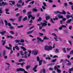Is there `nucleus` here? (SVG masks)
I'll use <instances>...</instances> for the list:
<instances>
[{
  "mask_svg": "<svg viewBox=\"0 0 73 73\" xmlns=\"http://www.w3.org/2000/svg\"><path fill=\"white\" fill-rule=\"evenodd\" d=\"M17 72H20L21 71V72H24V73H28V72L25 71L24 69L22 68H18L17 69Z\"/></svg>",
  "mask_w": 73,
  "mask_h": 73,
  "instance_id": "obj_1",
  "label": "nucleus"
},
{
  "mask_svg": "<svg viewBox=\"0 0 73 73\" xmlns=\"http://www.w3.org/2000/svg\"><path fill=\"white\" fill-rule=\"evenodd\" d=\"M62 12H60V11H57L55 12L54 13L55 14H57V13H59L62 14V15H65V14H66V12L64 11L63 10Z\"/></svg>",
  "mask_w": 73,
  "mask_h": 73,
  "instance_id": "obj_2",
  "label": "nucleus"
},
{
  "mask_svg": "<svg viewBox=\"0 0 73 73\" xmlns=\"http://www.w3.org/2000/svg\"><path fill=\"white\" fill-rule=\"evenodd\" d=\"M38 65H36L34 66V67H33V70L34 72H36L37 71V70H36V69L37 68V66Z\"/></svg>",
  "mask_w": 73,
  "mask_h": 73,
  "instance_id": "obj_3",
  "label": "nucleus"
},
{
  "mask_svg": "<svg viewBox=\"0 0 73 73\" xmlns=\"http://www.w3.org/2000/svg\"><path fill=\"white\" fill-rule=\"evenodd\" d=\"M5 23V25L6 26H7V25H8L9 26V27H10V26H11V23H8L7 22V21L6 20H5L4 21Z\"/></svg>",
  "mask_w": 73,
  "mask_h": 73,
  "instance_id": "obj_4",
  "label": "nucleus"
},
{
  "mask_svg": "<svg viewBox=\"0 0 73 73\" xmlns=\"http://www.w3.org/2000/svg\"><path fill=\"white\" fill-rule=\"evenodd\" d=\"M37 39H38V42H43L44 41V40H42L40 38H39L37 37Z\"/></svg>",
  "mask_w": 73,
  "mask_h": 73,
  "instance_id": "obj_5",
  "label": "nucleus"
},
{
  "mask_svg": "<svg viewBox=\"0 0 73 73\" xmlns=\"http://www.w3.org/2000/svg\"><path fill=\"white\" fill-rule=\"evenodd\" d=\"M3 6H4V5H8V4H7V3H4V2H3L1 3V4L0 5V6L1 7L2 5H3Z\"/></svg>",
  "mask_w": 73,
  "mask_h": 73,
  "instance_id": "obj_6",
  "label": "nucleus"
},
{
  "mask_svg": "<svg viewBox=\"0 0 73 73\" xmlns=\"http://www.w3.org/2000/svg\"><path fill=\"white\" fill-rule=\"evenodd\" d=\"M40 73H46V71L45 69H43L42 70L40 71Z\"/></svg>",
  "mask_w": 73,
  "mask_h": 73,
  "instance_id": "obj_7",
  "label": "nucleus"
},
{
  "mask_svg": "<svg viewBox=\"0 0 73 73\" xmlns=\"http://www.w3.org/2000/svg\"><path fill=\"white\" fill-rule=\"evenodd\" d=\"M58 17L59 19H63V18H64L63 16L61 15L60 14L58 15Z\"/></svg>",
  "mask_w": 73,
  "mask_h": 73,
  "instance_id": "obj_8",
  "label": "nucleus"
},
{
  "mask_svg": "<svg viewBox=\"0 0 73 73\" xmlns=\"http://www.w3.org/2000/svg\"><path fill=\"white\" fill-rule=\"evenodd\" d=\"M32 53H33L34 55H36V54H37V52L36 50L33 51Z\"/></svg>",
  "mask_w": 73,
  "mask_h": 73,
  "instance_id": "obj_9",
  "label": "nucleus"
},
{
  "mask_svg": "<svg viewBox=\"0 0 73 73\" xmlns=\"http://www.w3.org/2000/svg\"><path fill=\"white\" fill-rule=\"evenodd\" d=\"M52 49H53V47L51 46H48V50H52Z\"/></svg>",
  "mask_w": 73,
  "mask_h": 73,
  "instance_id": "obj_10",
  "label": "nucleus"
},
{
  "mask_svg": "<svg viewBox=\"0 0 73 73\" xmlns=\"http://www.w3.org/2000/svg\"><path fill=\"white\" fill-rule=\"evenodd\" d=\"M40 24L41 25H42V27H43V26H46L47 25V24H46V23H41Z\"/></svg>",
  "mask_w": 73,
  "mask_h": 73,
  "instance_id": "obj_11",
  "label": "nucleus"
},
{
  "mask_svg": "<svg viewBox=\"0 0 73 73\" xmlns=\"http://www.w3.org/2000/svg\"><path fill=\"white\" fill-rule=\"evenodd\" d=\"M73 71V67L71 68H70L68 70V72H69V73H72L71 72Z\"/></svg>",
  "mask_w": 73,
  "mask_h": 73,
  "instance_id": "obj_12",
  "label": "nucleus"
},
{
  "mask_svg": "<svg viewBox=\"0 0 73 73\" xmlns=\"http://www.w3.org/2000/svg\"><path fill=\"white\" fill-rule=\"evenodd\" d=\"M5 33H6V31H3L2 32H1L0 33L2 35H4Z\"/></svg>",
  "mask_w": 73,
  "mask_h": 73,
  "instance_id": "obj_13",
  "label": "nucleus"
},
{
  "mask_svg": "<svg viewBox=\"0 0 73 73\" xmlns=\"http://www.w3.org/2000/svg\"><path fill=\"white\" fill-rule=\"evenodd\" d=\"M44 50H48V46L47 45H46L44 47Z\"/></svg>",
  "mask_w": 73,
  "mask_h": 73,
  "instance_id": "obj_14",
  "label": "nucleus"
},
{
  "mask_svg": "<svg viewBox=\"0 0 73 73\" xmlns=\"http://www.w3.org/2000/svg\"><path fill=\"white\" fill-rule=\"evenodd\" d=\"M25 60L24 59H20L18 60L19 62H24V61H25Z\"/></svg>",
  "mask_w": 73,
  "mask_h": 73,
  "instance_id": "obj_15",
  "label": "nucleus"
},
{
  "mask_svg": "<svg viewBox=\"0 0 73 73\" xmlns=\"http://www.w3.org/2000/svg\"><path fill=\"white\" fill-rule=\"evenodd\" d=\"M15 48L16 50H20V48L17 46H15Z\"/></svg>",
  "mask_w": 73,
  "mask_h": 73,
  "instance_id": "obj_16",
  "label": "nucleus"
},
{
  "mask_svg": "<svg viewBox=\"0 0 73 73\" xmlns=\"http://www.w3.org/2000/svg\"><path fill=\"white\" fill-rule=\"evenodd\" d=\"M28 20V19H27V17H25L23 18V21H25V20Z\"/></svg>",
  "mask_w": 73,
  "mask_h": 73,
  "instance_id": "obj_17",
  "label": "nucleus"
},
{
  "mask_svg": "<svg viewBox=\"0 0 73 73\" xmlns=\"http://www.w3.org/2000/svg\"><path fill=\"white\" fill-rule=\"evenodd\" d=\"M33 32H34V31L33 30H32L30 31H29V32H28L27 33V35H29V34H30V33H32Z\"/></svg>",
  "mask_w": 73,
  "mask_h": 73,
  "instance_id": "obj_18",
  "label": "nucleus"
},
{
  "mask_svg": "<svg viewBox=\"0 0 73 73\" xmlns=\"http://www.w3.org/2000/svg\"><path fill=\"white\" fill-rule=\"evenodd\" d=\"M9 2L11 3L12 4H13V5H14V4H15V1H9Z\"/></svg>",
  "mask_w": 73,
  "mask_h": 73,
  "instance_id": "obj_19",
  "label": "nucleus"
},
{
  "mask_svg": "<svg viewBox=\"0 0 73 73\" xmlns=\"http://www.w3.org/2000/svg\"><path fill=\"white\" fill-rule=\"evenodd\" d=\"M72 19H69V20H68V21H67L66 22V23H67V24H69V23H70V22L71 21H72Z\"/></svg>",
  "mask_w": 73,
  "mask_h": 73,
  "instance_id": "obj_20",
  "label": "nucleus"
},
{
  "mask_svg": "<svg viewBox=\"0 0 73 73\" xmlns=\"http://www.w3.org/2000/svg\"><path fill=\"white\" fill-rule=\"evenodd\" d=\"M5 48H6V49H8V50H10V49H12V48L11 47H7V46H5Z\"/></svg>",
  "mask_w": 73,
  "mask_h": 73,
  "instance_id": "obj_21",
  "label": "nucleus"
},
{
  "mask_svg": "<svg viewBox=\"0 0 73 73\" xmlns=\"http://www.w3.org/2000/svg\"><path fill=\"white\" fill-rule=\"evenodd\" d=\"M21 49H23V51H26V50H27L26 48H24V47L23 46H21Z\"/></svg>",
  "mask_w": 73,
  "mask_h": 73,
  "instance_id": "obj_22",
  "label": "nucleus"
},
{
  "mask_svg": "<svg viewBox=\"0 0 73 73\" xmlns=\"http://www.w3.org/2000/svg\"><path fill=\"white\" fill-rule=\"evenodd\" d=\"M32 10L33 12H37L38 11L37 9H36L35 8L33 9Z\"/></svg>",
  "mask_w": 73,
  "mask_h": 73,
  "instance_id": "obj_23",
  "label": "nucleus"
},
{
  "mask_svg": "<svg viewBox=\"0 0 73 73\" xmlns=\"http://www.w3.org/2000/svg\"><path fill=\"white\" fill-rule=\"evenodd\" d=\"M39 65L40 66L41 65V64H42V60H40L39 61Z\"/></svg>",
  "mask_w": 73,
  "mask_h": 73,
  "instance_id": "obj_24",
  "label": "nucleus"
},
{
  "mask_svg": "<svg viewBox=\"0 0 73 73\" xmlns=\"http://www.w3.org/2000/svg\"><path fill=\"white\" fill-rule=\"evenodd\" d=\"M49 19H50V16H48L46 17V20H48Z\"/></svg>",
  "mask_w": 73,
  "mask_h": 73,
  "instance_id": "obj_25",
  "label": "nucleus"
},
{
  "mask_svg": "<svg viewBox=\"0 0 73 73\" xmlns=\"http://www.w3.org/2000/svg\"><path fill=\"white\" fill-rule=\"evenodd\" d=\"M45 59L46 60H50L51 59V58H50V57L49 56L48 57H46Z\"/></svg>",
  "mask_w": 73,
  "mask_h": 73,
  "instance_id": "obj_26",
  "label": "nucleus"
},
{
  "mask_svg": "<svg viewBox=\"0 0 73 73\" xmlns=\"http://www.w3.org/2000/svg\"><path fill=\"white\" fill-rule=\"evenodd\" d=\"M7 38H13V36L12 35L9 36L8 35L7 36Z\"/></svg>",
  "mask_w": 73,
  "mask_h": 73,
  "instance_id": "obj_27",
  "label": "nucleus"
},
{
  "mask_svg": "<svg viewBox=\"0 0 73 73\" xmlns=\"http://www.w3.org/2000/svg\"><path fill=\"white\" fill-rule=\"evenodd\" d=\"M41 20V18H40V17H39L38 19H37L36 20V21L37 22H38V21H40Z\"/></svg>",
  "mask_w": 73,
  "mask_h": 73,
  "instance_id": "obj_28",
  "label": "nucleus"
},
{
  "mask_svg": "<svg viewBox=\"0 0 73 73\" xmlns=\"http://www.w3.org/2000/svg\"><path fill=\"white\" fill-rule=\"evenodd\" d=\"M56 60H57V59H55L52 60H51V62H56Z\"/></svg>",
  "mask_w": 73,
  "mask_h": 73,
  "instance_id": "obj_29",
  "label": "nucleus"
},
{
  "mask_svg": "<svg viewBox=\"0 0 73 73\" xmlns=\"http://www.w3.org/2000/svg\"><path fill=\"white\" fill-rule=\"evenodd\" d=\"M9 32L10 33H11V34H12V35H14V32H13L12 31H10Z\"/></svg>",
  "mask_w": 73,
  "mask_h": 73,
  "instance_id": "obj_30",
  "label": "nucleus"
},
{
  "mask_svg": "<svg viewBox=\"0 0 73 73\" xmlns=\"http://www.w3.org/2000/svg\"><path fill=\"white\" fill-rule=\"evenodd\" d=\"M2 9L3 8L2 7L0 8V13H3V11L2 10Z\"/></svg>",
  "mask_w": 73,
  "mask_h": 73,
  "instance_id": "obj_31",
  "label": "nucleus"
},
{
  "mask_svg": "<svg viewBox=\"0 0 73 73\" xmlns=\"http://www.w3.org/2000/svg\"><path fill=\"white\" fill-rule=\"evenodd\" d=\"M21 19H22V16H21L19 17L18 20L19 21H20L21 20Z\"/></svg>",
  "mask_w": 73,
  "mask_h": 73,
  "instance_id": "obj_32",
  "label": "nucleus"
},
{
  "mask_svg": "<svg viewBox=\"0 0 73 73\" xmlns=\"http://www.w3.org/2000/svg\"><path fill=\"white\" fill-rule=\"evenodd\" d=\"M52 35L55 37H57V36L56 35V34L54 33H52Z\"/></svg>",
  "mask_w": 73,
  "mask_h": 73,
  "instance_id": "obj_33",
  "label": "nucleus"
},
{
  "mask_svg": "<svg viewBox=\"0 0 73 73\" xmlns=\"http://www.w3.org/2000/svg\"><path fill=\"white\" fill-rule=\"evenodd\" d=\"M32 15H28V19H30V18L31 17H32Z\"/></svg>",
  "mask_w": 73,
  "mask_h": 73,
  "instance_id": "obj_34",
  "label": "nucleus"
},
{
  "mask_svg": "<svg viewBox=\"0 0 73 73\" xmlns=\"http://www.w3.org/2000/svg\"><path fill=\"white\" fill-rule=\"evenodd\" d=\"M17 6L18 7H19V8H21V5H20L19 4H17Z\"/></svg>",
  "mask_w": 73,
  "mask_h": 73,
  "instance_id": "obj_35",
  "label": "nucleus"
},
{
  "mask_svg": "<svg viewBox=\"0 0 73 73\" xmlns=\"http://www.w3.org/2000/svg\"><path fill=\"white\" fill-rule=\"evenodd\" d=\"M30 67H31V66H26V68L27 69H29V68H30Z\"/></svg>",
  "mask_w": 73,
  "mask_h": 73,
  "instance_id": "obj_36",
  "label": "nucleus"
},
{
  "mask_svg": "<svg viewBox=\"0 0 73 73\" xmlns=\"http://www.w3.org/2000/svg\"><path fill=\"white\" fill-rule=\"evenodd\" d=\"M19 52L20 53V54L22 56H23L24 55V54H23V51H20Z\"/></svg>",
  "mask_w": 73,
  "mask_h": 73,
  "instance_id": "obj_37",
  "label": "nucleus"
},
{
  "mask_svg": "<svg viewBox=\"0 0 73 73\" xmlns=\"http://www.w3.org/2000/svg\"><path fill=\"white\" fill-rule=\"evenodd\" d=\"M43 39L44 40H49V38L46 37V36H45L44 37Z\"/></svg>",
  "mask_w": 73,
  "mask_h": 73,
  "instance_id": "obj_38",
  "label": "nucleus"
},
{
  "mask_svg": "<svg viewBox=\"0 0 73 73\" xmlns=\"http://www.w3.org/2000/svg\"><path fill=\"white\" fill-rule=\"evenodd\" d=\"M61 70H60L59 69H58L57 70V72L58 73H61Z\"/></svg>",
  "mask_w": 73,
  "mask_h": 73,
  "instance_id": "obj_39",
  "label": "nucleus"
},
{
  "mask_svg": "<svg viewBox=\"0 0 73 73\" xmlns=\"http://www.w3.org/2000/svg\"><path fill=\"white\" fill-rule=\"evenodd\" d=\"M70 15H67L66 16V18L67 19H69V18H70Z\"/></svg>",
  "mask_w": 73,
  "mask_h": 73,
  "instance_id": "obj_40",
  "label": "nucleus"
},
{
  "mask_svg": "<svg viewBox=\"0 0 73 73\" xmlns=\"http://www.w3.org/2000/svg\"><path fill=\"white\" fill-rule=\"evenodd\" d=\"M9 28L11 29H14V27H13V26H11L9 27Z\"/></svg>",
  "mask_w": 73,
  "mask_h": 73,
  "instance_id": "obj_41",
  "label": "nucleus"
},
{
  "mask_svg": "<svg viewBox=\"0 0 73 73\" xmlns=\"http://www.w3.org/2000/svg\"><path fill=\"white\" fill-rule=\"evenodd\" d=\"M5 55V50H3V56H4Z\"/></svg>",
  "mask_w": 73,
  "mask_h": 73,
  "instance_id": "obj_42",
  "label": "nucleus"
},
{
  "mask_svg": "<svg viewBox=\"0 0 73 73\" xmlns=\"http://www.w3.org/2000/svg\"><path fill=\"white\" fill-rule=\"evenodd\" d=\"M48 2L50 3H52L53 2L52 0H48Z\"/></svg>",
  "mask_w": 73,
  "mask_h": 73,
  "instance_id": "obj_43",
  "label": "nucleus"
},
{
  "mask_svg": "<svg viewBox=\"0 0 73 73\" xmlns=\"http://www.w3.org/2000/svg\"><path fill=\"white\" fill-rule=\"evenodd\" d=\"M55 53H58V49H56L55 50Z\"/></svg>",
  "mask_w": 73,
  "mask_h": 73,
  "instance_id": "obj_44",
  "label": "nucleus"
},
{
  "mask_svg": "<svg viewBox=\"0 0 73 73\" xmlns=\"http://www.w3.org/2000/svg\"><path fill=\"white\" fill-rule=\"evenodd\" d=\"M58 69V68H57V66H54V70H56V69H57V70Z\"/></svg>",
  "mask_w": 73,
  "mask_h": 73,
  "instance_id": "obj_45",
  "label": "nucleus"
},
{
  "mask_svg": "<svg viewBox=\"0 0 73 73\" xmlns=\"http://www.w3.org/2000/svg\"><path fill=\"white\" fill-rule=\"evenodd\" d=\"M71 65V62H69V63H67L66 65H68V66H70Z\"/></svg>",
  "mask_w": 73,
  "mask_h": 73,
  "instance_id": "obj_46",
  "label": "nucleus"
},
{
  "mask_svg": "<svg viewBox=\"0 0 73 73\" xmlns=\"http://www.w3.org/2000/svg\"><path fill=\"white\" fill-rule=\"evenodd\" d=\"M19 41H20V40H15V42H17V43H19Z\"/></svg>",
  "mask_w": 73,
  "mask_h": 73,
  "instance_id": "obj_47",
  "label": "nucleus"
},
{
  "mask_svg": "<svg viewBox=\"0 0 73 73\" xmlns=\"http://www.w3.org/2000/svg\"><path fill=\"white\" fill-rule=\"evenodd\" d=\"M64 4L65 7H67V6L68 5V4L66 3H64Z\"/></svg>",
  "mask_w": 73,
  "mask_h": 73,
  "instance_id": "obj_48",
  "label": "nucleus"
},
{
  "mask_svg": "<svg viewBox=\"0 0 73 73\" xmlns=\"http://www.w3.org/2000/svg\"><path fill=\"white\" fill-rule=\"evenodd\" d=\"M36 59L38 61H40V58L38 57V56H37V57Z\"/></svg>",
  "mask_w": 73,
  "mask_h": 73,
  "instance_id": "obj_49",
  "label": "nucleus"
},
{
  "mask_svg": "<svg viewBox=\"0 0 73 73\" xmlns=\"http://www.w3.org/2000/svg\"><path fill=\"white\" fill-rule=\"evenodd\" d=\"M62 49L64 53H66V50H65V48H63Z\"/></svg>",
  "mask_w": 73,
  "mask_h": 73,
  "instance_id": "obj_50",
  "label": "nucleus"
},
{
  "mask_svg": "<svg viewBox=\"0 0 73 73\" xmlns=\"http://www.w3.org/2000/svg\"><path fill=\"white\" fill-rule=\"evenodd\" d=\"M63 21L62 20H61L60 21V23L61 24H63V23H65V22H63Z\"/></svg>",
  "mask_w": 73,
  "mask_h": 73,
  "instance_id": "obj_51",
  "label": "nucleus"
},
{
  "mask_svg": "<svg viewBox=\"0 0 73 73\" xmlns=\"http://www.w3.org/2000/svg\"><path fill=\"white\" fill-rule=\"evenodd\" d=\"M31 19H32L33 20H35V17H33L32 15V16H31Z\"/></svg>",
  "mask_w": 73,
  "mask_h": 73,
  "instance_id": "obj_52",
  "label": "nucleus"
},
{
  "mask_svg": "<svg viewBox=\"0 0 73 73\" xmlns=\"http://www.w3.org/2000/svg\"><path fill=\"white\" fill-rule=\"evenodd\" d=\"M5 43H6V40H4V41L3 42V43H2V45H5Z\"/></svg>",
  "mask_w": 73,
  "mask_h": 73,
  "instance_id": "obj_53",
  "label": "nucleus"
},
{
  "mask_svg": "<svg viewBox=\"0 0 73 73\" xmlns=\"http://www.w3.org/2000/svg\"><path fill=\"white\" fill-rule=\"evenodd\" d=\"M58 38L59 39V40L60 41H62V39H61V36H59Z\"/></svg>",
  "mask_w": 73,
  "mask_h": 73,
  "instance_id": "obj_54",
  "label": "nucleus"
},
{
  "mask_svg": "<svg viewBox=\"0 0 73 73\" xmlns=\"http://www.w3.org/2000/svg\"><path fill=\"white\" fill-rule=\"evenodd\" d=\"M24 27V26L22 25L21 26H19L17 27L18 28H23Z\"/></svg>",
  "mask_w": 73,
  "mask_h": 73,
  "instance_id": "obj_55",
  "label": "nucleus"
},
{
  "mask_svg": "<svg viewBox=\"0 0 73 73\" xmlns=\"http://www.w3.org/2000/svg\"><path fill=\"white\" fill-rule=\"evenodd\" d=\"M58 58V56L57 55H54L53 57L52 58Z\"/></svg>",
  "mask_w": 73,
  "mask_h": 73,
  "instance_id": "obj_56",
  "label": "nucleus"
},
{
  "mask_svg": "<svg viewBox=\"0 0 73 73\" xmlns=\"http://www.w3.org/2000/svg\"><path fill=\"white\" fill-rule=\"evenodd\" d=\"M72 25L70 26L69 27H68L69 29H70V30H71V29H72Z\"/></svg>",
  "mask_w": 73,
  "mask_h": 73,
  "instance_id": "obj_57",
  "label": "nucleus"
},
{
  "mask_svg": "<svg viewBox=\"0 0 73 73\" xmlns=\"http://www.w3.org/2000/svg\"><path fill=\"white\" fill-rule=\"evenodd\" d=\"M66 19L65 18H63L62 19V21H66Z\"/></svg>",
  "mask_w": 73,
  "mask_h": 73,
  "instance_id": "obj_58",
  "label": "nucleus"
},
{
  "mask_svg": "<svg viewBox=\"0 0 73 73\" xmlns=\"http://www.w3.org/2000/svg\"><path fill=\"white\" fill-rule=\"evenodd\" d=\"M43 5L44 7H46V3H45L43 2Z\"/></svg>",
  "mask_w": 73,
  "mask_h": 73,
  "instance_id": "obj_59",
  "label": "nucleus"
},
{
  "mask_svg": "<svg viewBox=\"0 0 73 73\" xmlns=\"http://www.w3.org/2000/svg\"><path fill=\"white\" fill-rule=\"evenodd\" d=\"M50 21H51V22L52 23H53V24H54V22L53 21V19H51Z\"/></svg>",
  "mask_w": 73,
  "mask_h": 73,
  "instance_id": "obj_60",
  "label": "nucleus"
},
{
  "mask_svg": "<svg viewBox=\"0 0 73 73\" xmlns=\"http://www.w3.org/2000/svg\"><path fill=\"white\" fill-rule=\"evenodd\" d=\"M39 34L40 36H44V34H43V33H39Z\"/></svg>",
  "mask_w": 73,
  "mask_h": 73,
  "instance_id": "obj_61",
  "label": "nucleus"
},
{
  "mask_svg": "<svg viewBox=\"0 0 73 73\" xmlns=\"http://www.w3.org/2000/svg\"><path fill=\"white\" fill-rule=\"evenodd\" d=\"M62 28H66V26L65 25H62Z\"/></svg>",
  "mask_w": 73,
  "mask_h": 73,
  "instance_id": "obj_62",
  "label": "nucleus"
},
{
  "mask_svg": "<svg viewBox=\"0 0 73 73\" xmlns=\"http://www.w3.org/2000/svg\"><path fill=\"white\" fill-rule=\"evenodd\" d=\"M31 13H32V12H31V11H30L27 13V15H31Z\"/></svg>",
  "mask_w": 73,
  "mask_h": 73,
  "instance_id": "obj_63",
  "label": "nucleus"
},
{
  "mask_svg": "<svg viewBox=\"0 0 73 73\" xmlns=\"http://www.w3.org/2000/svg\"><path fill=\"white\" fill-rule=\"evenodd\" d=\"M62 29V26H60V27L59 28V30H61Z\"/></svg>",
  "mask_w": 73,
  "mask_h": 73,
  "instance_id": "obj_64",
  "label": "nucleus"
}]
</instances>
